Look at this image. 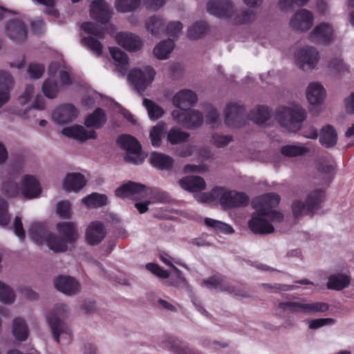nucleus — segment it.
I'll return each mask as SVG.
<instances>
[{"instance_id": "1", "label": "nucleus", "mask_w": 354, "mask_h": 354, "mask_svg": "<svg viewBox=\"0 0 354 354\" xmlns=\"http://www.w3.org/2000/svg\"><path fill=\"white\" fill-rule=\"evenodd\" d=\"M306 118V112L299 105L293 108L279 106L275 113V119L279 124L290 131H297Z\"/></svg>"}, {"instance_id": "2", "label": "nucleus", "mask_w": 354, "mask_h": 354, "mask_svg": "<svg viewBox=\"0 0 354 354\" xmlns=\"http://www.w3.org/2000/svg\"><path fill=\"white\" fill-rule=\"evenodd\" d=\"M68 313V306L64 304L55 306L53 310L46 315L47 322L51 329L56 342H59V336L64 335L68 343L72 339L71 330L64 324L62 319L65 318Z\"/></svg>"}, {"instance_id": "3", "label": "nucleus", "mask_w": 354, "mask_h": 354, "mask_svg": "<svg viewBox=\"0 0 354 354\" xmlns=\"http://www.w3.org/2000/svg\"><path fill=\"white\" fill-rule=\"evenodd\" d=\"M325 199V192L321 189H315L308 194L306 202L296 200L292 204V210L295 218L304 215L313 216L315 211L321 208Z\"/></svg>"}, {"instance_id": "4", "label": "nucleus", "mask_w": 354, "mask_h": 354, "mask_svg": "<svg viewBox=\"0 0 354 354\" xmlns=\"http://www.w3.org/2000/svg\"><path fill=\"white\" fill-rule=\"evenodd\" d=\"M81 28L86 33L91 35V36L84 37L82 40V44L97 56L101 55L102 54L103 46L97 39H104V30L99 26L91 21L82 23Z\"/></svg>"}, {"instance_id": "5", "label": "nucleus", "mask_w": 354, "mask_h": 354, "mask_svg": "<svg viewBox=\"0 0 354 354\" xmlns=\"http://www.w3.org/2000/svg\"><path fill=\"white\" fill-rule=\"evenodd\" d=\"M117 144L127 151L126 160L133 164H140L143 159L140 157L142 147L139 141L129 134H122L117 139Z\"/></svg>"}, {"instance_id": "6", "label": "nucleus", "mask_w": 354, "mask_h": 354, "mask_svg": "<svg viewBox=\"0 0 354 354\" xmlns=\"http://www.w3.org/2000/svg\"><path fill=\"white\" fill-rule=\"evenodd\" d=\"M156 75L155 70L149 66L143 69L133 68L128 74V80L139 92H144L147 87L153 82Z\"/></svg>"}, {"instance_id": "7", "label": "nucleus", "mask_w": 354, "mask_h": 354, "mask_svg": "<svg viewBox=\"0 0 354 354\" xmlns=\"http://www.w3.org/2000/svg\"><path fill=\"white\" fill-rule=\"evenodd\" d=\"M245 106L238 102L229 103L225 109V124L230 127L241 128L246 124Z\"/></svg>"}, {"instance_id": "8", "label": "nucleus", "mask_w": 354, "mask_h": 354, "mask_svg": "<svg viewBox=\"0 0 354 354\" xmlns=\"http://www.w3.org/2000/svg\"><path fill=\"white\" fill-rule=\"evenodd\" d=\"M279 308L291 313H302L304 314L326 312L328 309V305L323 302L304 304L299 301H286L279 304Z\"/></svg>"}, {"instance_id": "9", "label": "nucleus", "mask_w": 354, "mask_h": 354, "mask_svg": "<svg viewBox=\"0 0 354 354\" xmlns=\"http://www.w3.org/2000/svg\"><path fill=\"white\" fill-rule=\"evenodd\" d=\"M219 203L225 210L235 207H245L249 203L248 195L234 190L224 191L219 195Z\"/></svg>"}, {"instance_id": "10", "label": "nucleus", "mask_w": 354, "mask_h": 354, "mask_svg": "<svg viewBox=\"0 0 354 354\" xmlns=\"http://www.w3.org/2000/svg\"><path fill=\"white\" fill-rule=\"evenodd\" d=\"M171 115L176 121L187 129L199 127L203 122L202 113L190 109H183L182 112L174 110Z\"/></svg>"}, {"instance_id": "11", "label": "nucleus", "mask_w": 354, "mask_h": 354, "mask_svg": "<svg viewBox=\"0 0 354 354\" xmlns=\"http://www.w3.org/2000/svg\"><path fill=\"white\" fill-rule=\"evenodd\" d=\"M203 283L209 289H216L221 292H227L235 296L243 297L248 296L242 290L230 285V283L225 280L224 276L221 274H214L208 279H204Z\"/></svg>"}, {"instance_id": "12", "label": "nucleus", "mask_w": 354, "mask_h": 354, "mask_svg": "<svg viewBox=\"0 0 354 354\" xmlns=\"http://www.w3.org/2000/svg\"><path fill=\"white\" fill-rule=\"evenodd\" d=\"M295 59L303 71L313 69L318 62L319 53L315 47L307 46L296 53Z\"/></svg>"}, {"instance_id": "13", "label": "nucleus", "mask_w": 354, "mask_h": 354, "mask_svg": "<svg viewBox=\"0 0 354 354\" xmlns=\"http://www.w3.org/2000/svg\"><path fill=\"white\" fill-rule=\"evenodd\" d=\"M207 10L217 17L230 19L234 15V6L230 0H209Z\"/></svg>"}, {"instance_id": "14", "label": "nucleus", "mask_w": 354, "mask_h": 354, "mask_svg": "<svg viewBox=\"0 0 354 354\" xmlns=\"http://www.w3.org/2000/svg\"><path fill=\"white\" fill-rule=\"evenodd\" d=\"M90 15L96 21L106 24L112 17V9L104 0H94L91 4Z\"/></svg>"}, {"instance_id": "15", "label": "nucleus", "mask_w": 354, "mask_h": 354, "mask_svg": "<svg viewBox=\"0 0 354 354\" xmlns=\"http://www.w3.org/2000/svg\"><path fill=\"white\" fill-rule=\"evenodd\" d=\"M115 196L120 198H139L147 194V187L141 183L129 181L118 187Z\"/></svg>"}, {"instance_id": "16", "label": "nucleus", "mask_w": 354, "mask_h": 354, "mask_svg": "<svg viewBox=\"0 0 354 354\" xmlns=\"http://www.w3.org/2000/svg\"><path fill=\"white\" fill-rule=\"evenodd\" d=\"M41 192L39 180L33 176L26 174L22 177L21 195L26 199L38 197Z\"/></svg>"}, {"instance_id": "17", "label": "nucleus", "mask_w": 354, "mask_h": 354, "mask_svg": "<svg viewBox=\"0 0 354 354\" xmlns=\"http://www.w3.org/2000/svg\"><path fill=\"white\" fill-rule=\"evenodd\" d=\"M313 13L306 9L297 11L290 20V26L293 29L302 32L308 30L313 26Z\"/></svg>"}, {"instance_id": "18", "label": "nucleus", "mask_w": 354, "mask_h": 354, "mask_svg": "<svg viewBox=\"0 0 354 354\" xmlns=\"http://www.w3.org/2000/svg\"><path fill=\"white\" fill-rule=\"evenodd\" d=\"M79 115L77 108L72 104H64L53 113V119L58 124H67L73 121Z\"/></svg>"}, {"instance_id": "19", "label": "nucleus", "mask_w": 354, "mask_h": 354, "mask_svg": "<svg viewBox=\"0 0 354 354\" xmlns=\"http://www.w3.org/2000/svg\"><path fill=\"white\" fill-rule=\"evenodd\" d=\"M6 31L8 37L16 42L25 41L28 35L26 26L19 19L9 21L6 26Z\"/></svg>"}, {"instance_id": "20", "label": "nucleus", "mask_w": 354, "mask_h": 354, "mask_svg": "<svg viewBox=\"0 0 354 354\" xmlns=\"http://www.w3.org/2000/svg\"><path fill=\"white\" fill-rule=\"evenodd\" d=\"M55 288L68 295H73L80 290L79 282L71 276L59 275L54 280Z\"/></svg>"}, {"instance_id": "21", "label": "nucleus", "mask_w": 354, "mask_h": 354, "mask_svg": "<svg viewBox=\"0 0 354 354\" xmlns=\"http://www.w3.org/2000/svg\"><path fill=\"white\" fill-rule=\"evenodd\" d=\"M333 27L327 23L322 22L315 27L310 34V39L315 43L327 44L333 39Z\"/></svg>"}, {"instance_id": "22", "label": "nucleus", "mask_w": 354, "mask_h": 354, "mask_svg": "<svg viewBox=\"0 0 354 354\" xmlns=\"http://www.w3.org/2000/svg\"><path fill=\"white\" fill-rule=\"evenodd\" d=\"M264 217L260 216L258 212L254 213L248 222V226L250 230L254 234H268L274 231V227Z\"/></svg>"}, {"instance_id": "23", "label": "nucleus", "mask_w": 354, "mask_h": 354, "mask_svg": "<svg viewBox=\"0 0 354 354\" xmlns=\"http://www.w3.org/2000/svg\"><path fill=\"white\" fill-rule=\"evenodd\" d=\"M106 236L104 225L100 221H93L86 230V240L89 245H95L100 243Z\"/></svg>"}, {"instance_id": "24", "label": "nucleus", "mask_w": 354, "mask_h": 354, "mask_svg": "<svg viewBox=\"0 0 354 354\" xmlns=\"http://www.w3.org/2000/svg\"><path fill=\"white\" fill-rule=\"evenodd\" d=\"M62 132L66 137L74 138L81 142H84L88 139H95L97 136L95 130L88 131L82 125L65 127L62 129Z\"/></svg>"}, {"instance_id": "25", "label": "nucleus", "mask_w": 354, "mask_h": 354, "mask_svg": "<svg viewBox=\"0 0 354 354\" xmlns=\"http://www.w3.org/2000/svg\"><path fill=\"white\" fill-rule=\"evenodd\" d=\"M117 43L127 50L136 52L142 46L141 39L132 33L119 32L116 35Z\"/></svg>"}, {"instance_id": "26", "label": "nucleus", "mask_w": 354, "mask_h": 354, "mask_svg": "<svg viewBox=\"0 0 354 354\" xmlns=\"http://www.w3.org/2000/svg\"><path fill=\"white\" fill-rule=\"evenodd\" d=\"M197 100V95L194 91L183 89L174 95L172 102L176 107L183 109L185 107L194 106Z\"/></svg>"}, {"instance_id": "27", "label": "nucleus", "mask_w": 354, "mask_h": 354, "mask_svg": "<svg viewBox=\"0 0 354 354\" xmlns=\"http://www.w3.org/2000/svg\"><path fill=\"white\" fill-rule=\"evenodd\" d=\"M14 81L11 75L5 71H0V107L10 100V91Z\"/></svg>"}, {"instance_id": "28", "label": "nucleus", "mask_w": 354, "mask_h": 354, "mask_svg": "<svg viewBox=\"0 0 354 354\" xmlns=\"http://www.w3.org/2000/svg\"><path fill=\"white\" fill-rule=\"evenodd\" d=\"M56 228L62 237L69 244H74L78 237L76 227L73 222H61L57 224Z\"/></svg>"}, {"instance_id": "29", "label": "nucleus", "mask_w": 354, "mask_h": 354, "mask_svg": "<svg viewBox=\"0 0 354 354\" xmlns=\"http://www.w3.org/2000/svg\"><path fill=\"white\" fill-rule=\"evenodd\" d=\"M180 186L190 192H197L205 189L206 183L201 176H185L178 182Z\"/></svg>"}, {"instance_id": "30", "label": "nucleus", "mask_w": 354, "mask_h": 354, "mask_svg": "<svg viewBox=\"0 0 354 354\" xmlns=\"http://www.w3.org/2000/svg\"><path fill=\"white\" fill-rule=\"evenodd\" d=\"M326 97L324 86L318 82L310 83L306 90V97L310 104H321Z\"/></svg>"}, {"instance_id": "31", "label": "nucleus", "mask_w": 354, "mask_h": 354, "mask_svg": "<svg viewBox=\"0 0 354 354\" xmlns=\"http://www.w3.org/2000/svg\"><path fill=\"white\" fill-rule=\"evenodd\" d=\"M280 201V196L275 193H268L257 196L253 201V205L257 209L265 208L266 209H272L278 205Z\"/></svg>"}, {"instance_id": "32", "label": "nucleus", "mask_w": 354, "mask_h": 354, "mask_svg": "<svg viewBox=\"0 0 354 354\" xmlns=\"http://www.w3.org/2000/svg\"><path fill=\"white\" fill-rule=\"evenodd\" d=\"M107 121V116L102 108H96L93 113L87 115L84 120V124L87 128L94 127L101 129Z\"/></svg>"}, {"instance_id": "33", "label": "nucleus", "mask_w": 354, "mask_h": 354, "mask_svg": "<svg viewBox=\"0 0 354 354\" xmlns=\"http://www.w3.org/2000/svg\"><path fill=\"white\" fill-rule=\"evenodd\" d=\"M162 342L174 354H200L198 351L189 349L184 343L172 336L165 335Z\"/></svg>"}, {"instance_id": "34", "label": "nucleus", "mask_w": 354, "mask_h": 354, "mask_svg": "<svg viewBox=\"0 0 354 354\" xmlns=\"http://www.w3.org/2000/svg\"><path fill=\"white\" fill-rule=\"evenodd\" d=\"M85 177L80 173L68 174L64 183V187L68 192H77L86 185Z\"/></svg>"}, {"instance_id": "35", "label": "nucleus", "mask_w": 354, "mask_h": 354, "mask_svg": "<svg viewBox=\"0 0 354 354\" xmlns=\"http://www.w3.org/2000/svg\"><path fill=\"white\" fill-rule=\"evenodd\" d=\"M50 233L44 225L39 223L32 224L29 229L30 237L39 245L46 243L48 234Z\"/></svg>"}, {"instance_id": "36", "label": "nucleus", "mask_w": 354, "mask_h": 354, "mask_svg": "<svg viewBox=\"0 0 354 354\" xmlns=\"http://www.w3.org/2000/svg\"><path fill=\"white\" fill-rule=\"evenodd\" d=\"M149 159L153 167L161 170H169L174 165L172 158L160 152H152Z\"/></svg>"}, {"instance_id": "37", "label": "nucleus", "mask_w": 354, "mask_h": 354, "mask_svg": "<svg viewBox=\"0 0 354 354\" xmlns=\"http://www.w3.org/2000/svg\"><path fill=\"white\" fill-rule=\"evenodd\" d=\"M350 283L351 279L348 275L338 273L328 277L326 287L328 290H342Z\"/></svg>"}, {"instance_id": "38", "label": "nucleus", "mask_w": 354, "mask_h": 354, "mask_svg": "<svg viewBox=\"0 0 354 354\" xmlns=\"http://www.w3.org/2000/svg\"><path fill=\"white\" fill-rule=\"evenodd\" d=\"M337 140V134L333 126L328 124L321 129L319 142L323 147H332L336 145Z\"/></svg>"}, {"instance_id": "39", "label": "nucleus", "mask_w": 354, "mask_h": 354, "mask_svg": "<svg viewBox=\"0 0 354 354\" xmlns=\"http://www.w3.org/2000/svg\"><path fill=\"white\" fill-rule=\"evenodd\" d=\"M271 116V111L269 108L264 105H259L250 111L248 119L254 123L261 124L268 121Z\"/></svg>"}, {"instance_id": "40", "label": "nucleus", "mask_w": 354, "mask_h": 354, "mask_svg": "<svg viewBox=\"0 0 354 354\" xmlns=\"http://www.w3.org/2000/svg\"><path fill=\"white\" fill-rule=\"evenodd\" d=\"M12 333L17 341L24 342L27 339L29 330L24 319L17 317L13 320Z\"/></svg>"}, {"instance_id": "41", "label": "nucleus", "mask_w": 354, "mask_h": 354, "mask_svg": "<svg viewBox=\"0 0 354 354\" xmlns=\"http://www.w3.org/2000/svg\"><path fill=\"white\" fill-rule=\"evenodd\" d=\"M109 51L114 61L117 62V70L123 74L125 73L129 65L128 55L118 47H111Z\"/></svg>"}, {"instance_id": "42", "label": "nucleus", "mask_w": 354, "mask_h": 354, "mask_svg": "<svg viewBox=\"0 0 354 354\" xmlns=\"http://www.w3.org/2000/svg\"><path fill=\"white\" fill-rule=\"evenodd\" d=\"M174 47L173 39H169L160 41L154 48V55L159 59H165L168 58L169 54L172 52Z\"/></svg>"}, {"instance_id": "43", "label": "nucleus", "mask_w": 354, "mask_h": 354, "mask_svg": "<svg viewBox=\"0 0 354 354\" xmlns=\"http://www.w3.org/2000/svg\"><path fill=\"white\" fill-rule=\"evenodd\" d=\"M46 245L55 252H63L67 250L68 244L62 237L58 236L54 233L48 234Z\"/></svg>"}, {"instance_id": "44", "label": "nucleus", "mask_w": 354, "mask_h": 354, "mask_svg": "<svg viewBox=\"0 0 354 354\" xmlns=\"http://www.w3.org/2000/svg\"><path fill=\"white\" fill-rule=\"evenodd\" d=\"M146 28L153 35L156 36L164 31L165 28V20L160 16H151L146 21Z\"/></svg>"}, {"instance_id": "45", "label": "nucleus", "mask_w": 354, "mask_h": 354, "mask_svg": "<svg viewBox=\"0 0 354 354\" xmlns=\"http://www.w3.org/2000/svg\"><path fill=\"white\" fill-rule=\"evenodd\" d=\"M208 30L209 26L206 22L196 21L188 28L187 37L190 39H198L204 37Z\"/></svg>"}, {"instance_id": "46", "label": "nucleus", "mask_w": 354, "mask_h": 354, "mask_svg": "<svg viewBox=\"0 0 354 354\" xmlns=\"http://www.w3.org/2000/svg\"><path fill=\"white\" fill-rule=\"evenodd\" d=\"M82 203L88 207H100L107 204V196L105 194L93 192L84 197Z\"/></svg>"}, {"instance_id": "47", "label": "nucleus", "mask_w": 354, "mask_h": 354, "mask_svg": "<svg viewBox=\"0 0 354 354\" xmlns=\"http://www.w3.org/2000/svg\"><path fill=\"white\" fill-rule=\"evenodd\" d=\"M143 105L147 109L149 117L151 120H158L162 117L165 113L163 109L151 100L145 98Z\"/></svg>"}, {"instance_id": "48", "label": "nucleus", "mask_w": 354, "mask_h": 354, "mask_svg": "<svg viewBox=\"0 0 354 354\" xmlns=\"http://www.w3.org/2000/svg\"><path fill=\"white\" fill-rule=\"evenodd\" d=\"M189 134L187 132L182 131L176 127H172L167 134V141L171 145H176L185 142Z\"/></svg>"}, {"instance_id": "49", "label": "nucleus", "mask_w": 354, "mask_h": 354, "mask_svg": "<svg viewBox=\"0 0 354 354\" xmlns=\"http://www.w3.org/2000/svg\"><path fill=\"white\" fill-rule=\"evenodd\" d=\"M141 0H116L115 6L120 12H129L135 10L140 5Z\"/></svg>"}, {"instance_id": "50", "label": "nucleus", "mask_w": 354, "mask_h": 354, "mask_svg": "<svg viewBox=\"0 0 354 354\" xmlns=\"http://www.w3.org/2000/svg\"><path fill=\"white\" fill-rule=\"evenodd\" d=\"M42 92L49 99L55 98L59 92V86L57 82L50 78L46 79L42 85Z\"/></svg>"}, {"instance_id": "51", "label": "nucleus", "mask_w": 354, "mask_h": 354, "mask_svg": "<svg viewBox=\"0 0 354 354\" xmlns=\"http://www.w3.org/2000/svg\"><path fill=\"white\" fill-rule=\"evenodd\" d=\"M165 124L164 122H158L152 127L149 133L151 145L154 147H158L161 145V138L165 130Z\"/></svg>"}, {"instance_id": "52", "label": "nucleus", "mask_w": 354, "mask_h": 354, "mask_svg": "<svg viewBox=\"0 0 354 354\" xmlns=\"http://www.w3.org/2000/svg\"><path fill=\"white\" fill-rule=\"evenodd\" d=\"M309 151V149L303 146L286 145L281 147V153L286 157H295L304 155Z\"/></svg>"}, {"instance_id": "53", "label": "nucleus", "mask_w": 354, "mask_h": 354, "mask_svg": "<svg viewBox=\"0 0 354 354\" xmlns=\"http://www.w3.org/2000/svg\"><path fill=\"white\" fill-rule=\"evenodd\" d=\"M232 17V23L234 25L246 24L252 22L254 19L255 13L252 10H245L236 15L234 11Z\"/></svg>"}, {"instance_id": "54", "label": "nucleus", "mask_w": 354, "mask_h": 354, "mask_svg": "<svg viewBox=\"0 0 354 354\" xmlns=\"http://www.w3.org/2000/svg\"><path fill=\"white\" fill-rule=\"evenodd\" d=\"M2 190L8 197H16L21 194V187L19 184L11 180L3 183Z\"/></svg>"}, {"instance_id": "55", "label": "nucleus", "mask_w": 354, "mask_h": 354, "mask_svg": "<svg viewBox=\"0 0 354 354\" xmlns=\"http://www.w3.org/2000/svg\"><path fill=\"white\" fill-rule=\"evenodd\" d=\"M205 223L208 227H211L215 230H220L225 233H232L234 232L233 228L230 225L213 218H205Z\"/></svg>"}, {"instance_id": "56", "label": "nucleus", "mask_w": 354, "mask_h": 354, "mask_svg": "<svg viewBox=\"0 0 354 354\" xmlns=\"http://www.w3.org/2000/svg\"><path fill=\"white\" fill-rule=\"evenodd\" d=\"M57 214L61 218L70 219L71 218V204L68 201H62L57 205Z\"/></svg>"}, {"instance_id": "57", "label": "nucleus", "mask_w": 354, "mask_h": 354, "mask_svg": "<svg viewBox=\"0 0 354 354\" xmlns=\"http://www.w3.org/2000/svg\"><path fill=\"white\" fill-rule=\"evenodd\" d=\"M260 216H265L273 222H281L283 220V214L274 209H266L265 208H260L258 209Z\"/></svg>"}, {"instance_id": "58", "label": "nucleus", "mask_w": 354, "mask_h": 354, "mask_svg": "<svg viewBox=\"0 0 354 354\" xmlns=\"http://www.w3.org/2000/svg\"><path fill=\"white\" fill-rule=\"evenodd\" d=\"M183 29V24L180 21H171L166 27V32L173 40L177 39Z\"/></svg>"}, {"instance_id": "59", "label": "nucleus", "mask_w": 354, "mask_h": 354, "mask_svg": "<svg viewBox=\"0 0 354 354\" xmlns=\"http://www.w3.org/2000/svg\"><path fill=\"white\" fill-rule=\"evenodd\" d=\"M45 67L43 64L31 63L29 64L28 73L31 78L37 80L42 76Z\"/></svg>"}, {"instance_id": "60", "label": "nucleus", "mask_w": 354, "mask_h": 354, "mask_svg": "<svg viewBox=\"0 0 354 354\" xmlns=\"http://www.w3.org/2000/svg\"><path fill=\"white\" fill-rule=\"evenodd\" d=\"M310 0H279L278 5L281 10H288L293 6H304Z\"/></svg>"}, {"instance_id": "61", "label": "nucleus", "mask_w": 354, "mask_h": 354, "mask_svg": "<svg viewBox=\"0 0 354 354\" xmlns=\"http://www.w3.org/2000/svg\"><path fill=\"white\" fill-rule=\"evenodd\" d=\"M223 191L222 187H215L209 194L203 193L201 195L198 201L201 203H208L218 198Z\"/></svg>"}, {"instance_id": "62", "label": "nucleus", "mask_w": 354, "mask_h": 354, "mask_svg": "<svg viewBox=\"0 0 354 354\" xmlns=\"http://www.w3.org/2000/svg\"><path fill=\"white\" fill-rule=\"evenodd\" d=\"M329 68L334 69L339 73H344V72H348L349 66L343 63V61L340 58H334L330 61L328 64Z\"/></svg>"}, {"instance_id": "63", "label": "nucleus", "mask_w": 354, "mask_h": 354, "mask_svg": "<svg viewBox=\"0 0 354 354\" xmlns=\"http://www.w3.org/2000/svg\"><path fill=\"white\" fill-rule=\"evenodd\" d=\"M232 140L231 136H223L214 133L212 137L213 144L217 147H223Z\"/></svg>"}, {"instance_id": "64", "label": "nucleus", "mask_w": 354, "mask_h": 354, "mask_svg": "<svg viewBox=\"0 0 354 354\" xmlns=\"http://www.w3.org/2000/svg\"><path fill=\"white\" fill-rule=\"evenodd\" d=\"M153 198L155 202L162 203H169L171 201L170 195L167 192L160 189L153 192Z\"/></svg>"}]
</instances>
